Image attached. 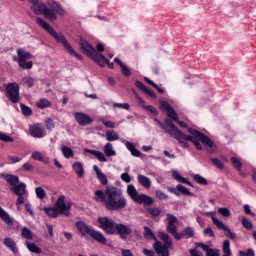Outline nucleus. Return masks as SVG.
<instances>
[{"instance_id": "f257e3e1", "label": "nucleus", "mask_w": 256, "mask_h": 256, "mask_svg": "<svg viewBox=\"0 0 256 256\" xmlns=\"http://www.w3.org/2000/svg\"><path fill=\"white\" fill-rule=\"evenodd\" d=\"M154 121L160 129H163V131H165V133L170 137H174V139H176L184 149H189V143H187V141H191L198 151L203 150L201 143L208 146L209 153H215V151H217L215 143H213L207 135L196 129L188 128V133H190V135H185L181 130H179V128H177V126H175V124H173V121L169 119H166L164 124L157 118H155Z\"/></svg>"}, {"instance_id": "f03ea898", "label": "nucleus", "mask_w": 256, "mask_h": 256, "mask_svg": "<svg viewBox=\"0 0 256 256\" xmlns=\"http://www.w3.org/2000/svg\"><path fill=\"white\" fill-rule=\"evenodd\" d=\"M144 237L146 239H153L155 243L153 244V249L157 253L158 256H169V250L173 249V239L169 234L165 232H158V237L161 241L157 240V236L153 234V230L148 226L144 227Z\"/></svg>"}, {"instance_id": "7ed1b4c3", "label": "nucleus", "mask_w": 256, "mask_h": 256, "mask_svg": "<svg viewBox=\"0 0 256 256\" xmlns=\"http://www.w3.org/2000/svg\"><path fill=\"white\" fill-rule=\"evenodd\" d=\"M106 206L108 211H121L127 207V198L123 195V190L117 186L106 187Z\"/></svg>"}, {"instance_id": "20e7f679", "label": "nucleus", "mask_w": 256, "mask_h": 256, "mask_svg": "<svg viewBox=\"0 0 256 256\" xmlns=\"http://www.w3.org/2000/svg\"><path fill=\"white\" fill-rule=\"evenodd\" d=\"M36 23L44 29V31H47L49 35H51L57 43H61L63 47L70 53V55H73V57H76V59H79V61H83V56H81L79 53L75 52L69 41H67V38L61 33H57L53 27L47 21L43 20L42 18H36Z\"/></svg>"}, {"instance_id": "39448f33", "label": "nucleus", "mask_w": 256, "mask_h": 256, "mask_svg": "<svg viewBox=\"0 0 256 256\" xmlns=\"http://www.w3.org/2000/svg\"><path fill=\"white\" fill-rule=\"evenodd\" d=\"M126 193L130 196L132 201H135V203H140L143 205H153V203L155 202V200H153V198H151L150 196H147L146 194H139L137 192V188H135V185L133 184H129L127 186Z\"/></svg>"}, {"instance_id": "423d86ee", "label": "nucleus", "mask_w": 256, "mask_h": 256, "mask_svg": "<svg viewBox=\"0 0 256 256\" xmlns=\"http://www.w3.org/2000/svg\"><path fill=\"white\" fill-rule=\"evenodd\" d=\"M55 207L58 209V213H60V215L69 217V215H71V207H73V204L71 203V200H67L65 195H61L55 202Z\"/></svg>"}, {"instance_id": "0eeeda50", "label": "nucleus", "mask_w": 256, "mask_h": 256, "mask_svg": "<svg viewBox=\"0 0 256 256\" xmlns=\"http://www.w3.org/2000/svg\"><path fill=\"white\" fill-rule=\"evenodd\" d=\"M18 59H16L19 67L22 69H33V61H27V59H32L33 54L20 48L17 50Z\"/></svg>"}, {"instance_id": "6e6552de", "label": "nucleus", "mask_w": 256, "mask_h": 256, "mask_svg": "<svg viewBox=\"0 0 256 256\" xmlns=\"http://www.w3.org/2000/svg\"><path fill=\"white\" fill-rule=\"evenodd\" d=\"M159 103H160V109H162L163 111H166L167 117L172 119V121H175V123H178L180 127H183V128L187 127V124L185 122L179 121V116L177 115V112H175V110L173 109V107H171L169 103L163 100H160Z\"/></svg>"}, {"instance_id": "1a4fd4ad", "label": "nucleus", "mask_w": 256, "mask_h": 256, "mask_svg": "<svg viewBox=\"0 0 256 256\" xmlns=\"http://www.w3.org/2000/svg\"><path fill=\"white\" fill-rule=\"evenodd\" d=\"M6 97L11 103H19V101H21L19 84H17V82H11L6 85Z\"/></svg>"}, {"instance_id": "9d476101", "label": "nucleus", "mask_w": 256, "mask_h": 256, "mask_svg": "<svg viewBox=\"0 0 256 256\" xmlns=\"http://www.w3.org/2000/svg\"><path fill=\"white\" fill-rule=\"evenodd\" d=\"M98 223L100 224V229H103L107 235H115V228L117 227V222L109 217L98 218Z\"/></svg>"}, {"instance_id": "9b49d317", "label": "nucleus", "mask_w": 256, "mask_h": 256, "mask_svg": "<svg viewBox=\"0 0 256 256\" xmlns=\"http://www.w3.org/2000/svg\"><path fill=\"white\" fill-rule=\"evenodd\" d=\"M115 235H119L120 239L125 241L131 233H133V229L129 225H125L123 223H116Z\"/></svg>"}, {"instance_id": "f8f14e48", "label": "nucleus", "mask_w": 256, "mask_h": 256, "mask_svg": "<svg viewBox=\"0 0 256 256\" xmlns=\"http://www.w3.org/2000/svg\"><path fill=\"white\" fill-rule=\"evenodd\" d=\"M212 223H214L217 229L225 231V235L228 237V239H237V234L232 232L231 229H229V226L225 225V223H223V221H221L219 218L212 216Z\"/></svg>"}, {"instance_id": "ddd939ff", "label": "nucleus", "mask_w": 256, "mask_h": 256, "mask_svg": "<svg viewBox=\"0 0 256 256\" xmlns=\"http://www.w3.org/2000/svg\"><path fill=\"white\" fill-rule=\"evenodd\" d=\"M74 119H76V122L82 127L91 125V123H93V118L83 112L74 113Z\"/></svg>"}, {"instance_id": "4468645a", "label": "nucleus", "mask_w": 256, "mask_h": 256, "mask_svg": "<svg viewBox=\"0 0 256 256\" xmlns=\"http://www.w3.org/2000/svg\"><path fill=\"white\" fill-rule=\"evenodd\" d=\"M167 231L168 233H175L177 231V218L173 214L166 215Z\"/></svg>"}, {"instance_id": "2eb2a0df", "label": "nucleus", "mask_w": 256, "mask_h": 256, "mask_svg": "<svg viewBox=\"0 0 256 256\" xmlns=\"http://www.w3.org/2000/svg\"><path fill=\"white\" fill-rule=\"evenodd\" d=\"M30 135L36 139H43L45 135V128L41 124H36L30 127Z\"/></svg>"}, {"instance_id": "dca6fc26", "label": "nucleus", "mask_w": 256, "mask_h": 256, "mask_svg": "<svg viewBox=\"0 0 256 256\" xmlns=\"http://www.w3.org/2000/svg\"><path fill=\"white\" fill-rule=\"evenodd\" d=\"M80 47L82 51L88 55V57H91L97 52L95 48L89 44V42L83 39L80 40Z\"/></svg>"}, {"instance_id": "f3484780", "label": "nucleus", "mask_w": 256, "mask_h": 256, "mask_svg": "<svg viewBox=\"0 0 256 256\" xmlns=\"http://www.w3.org/2000/svg\"><path fill=\"white\" fill-rule=\"evenodd\" d=\"M10 190L14 195L19 196V195H27L29 193L27 191V185L25 183L21 182L19 184H16L15 186L11 187Z\"/></svg>"}, {"instance_id": "a211bd4d", "label": "nucleus", "mask_w": 256, "mask_h": 256, "mask_svg": "<svg viewBox=\"0 0 256 256\" xmlns=\"http://www.w3.org/2000/svg\"><path fill=\"white\" fill-rule=\"evenodd\" d=\"M90 236L92 237V239H94L97 243H100V245H107V238H105V236L103 235V233L92 229V231L90 232Z\"/></svg>"}, {"instance_id": "6ab92c4d", "label": "nucleus", "mask_w": 256, "mask_h": 256, "mask_svg": "<svg viewBox=\"0 0 256 256\" xmlns=\"http://www.w3.org/2000/svg\"><path fill=\"white\" fill-rule=\"evenodd\" d=\"M94 200L97 201V203H104V206L107 205V189L105 191L103 190H96L94 192Z\"/></svg>"}, {"instance_id": "aec40b11", "label": "nucleus", "mask_w": 256, "mask_h": 256, "mask_svg": "<svg viewBox=\"0 0 256 256\" xmlns=\"http://www.w3.org/2000/svg\"><path fill=\"white\" fill-rule=\"evenodd\" d=\"M76 227L83 237H85V235H91V232L93 231V228L82 221L77 222Z\"/></svg>"}, {"instance_id": "412c9836", "label": "nucleus", "mask_w": 256, "mask_h": 256, "mask_svg": "<svg viewBox=\"0 0 256 256\" xmlns=\"http://www.w3.org/2000/svg\"><path fill=\"white\" fill-rule=\"evenodd\" d=\"M93 170L95 171L96 177L100 181L101 185H107V183H109L107 176L101 171V169H99V166L94 165Z\"/></svg>"}, {"instance_id": "4be33fe9", "label": "nucleus", "mask_w": 256, "mask_h": 256, "mask_svg": "<svg viewBox=\"0 0 256 256\" xmlns=\"http://www.w3.org/2000/svg\"><path fill=\"white\" fill-rule=\"evenodd\" d=\"M43 211L48 217H50V219H57V217L61 215L59 210L57 209V206L45 207L43 208Z\"/></svg>"}, {"instance_id": "5701e85b", "label": "nucleus", "mask_w": 256, "mask_h": 256, "mask_svg": "<svg viewBox=\"0 0 256 256\" xmlns=\"http://www.w3.org/2000/svg\"><path fill=\"white\" fill-rule=\"evenodd\" d=\"M31 159H34V161H41L42 163H45V165H49V157L43 155V153L39 151H34L31 154Z\"/></svg>"}, {"instance_id": "b1692460", "label": "nucleus", "mask_w": 256, "mask_h": 256, "mask_svg": "<svg viewBox=\"0 0 256 256\" xmlns=\"http://www.w3.org/2000/svg\"><path fill=\"white\" fill-rule=\"evenodd\" d=\"M91 57L100 67H105L108 63L107 62L108 59L105 56H103V54H100L99 52H96Z\"/></svg>"}, {"instance_id": "393cba45", "label": "nucleus", "mask_w": 256, "mask_h": 256, "mask_svg": "<svg viewBox=\"0 0 256 256\" xmlns=\"http://www.w3.org/2000/svg\"><path fill=\"white\" fill-rule=\"evenodd\" d=\"M0 219L2 221H4L6 223V225H9L10 227H12L13 225V218H11V216L9 215V213L7 211H5V209H3V207L0 206Z\"/></svg>"}, {"instance_id": "a878e982", "label": "nucleus", "mask_w": 256, "mask_h": 256, "mask_svg": "<svg viewBox=\"0 0 256 256\" xmlns=\"http://www.w3.org/2000/svg\"><path fill=\"white\" fill-rule=\"evenodd\" d=\"M123 142L125 143L126 149H128V151H130V153L133 157H141V155H142L141 151H139L137 148H135V144H133V142H129V141H123Z\"/></svg>"}, {"instance_id": "bb28decb", "label": "nucleus", "mask_w": 256, "mask_h": 256, "mask_svg": "<svg viewBox=\"0 0 256 256\" xmlns=\"http://www.w3.org/2000/svg\"><path fill=\"white\" fill-rule=\"evenodd\" d=\"M85 152L90 153V155H94V157H97L98 161H100L101 163H107V157H105V154H103V152L92 149H85Z\"/></svg>"}, {"instance_id": "cd10ccee", "label": "nucleus", "mask_w": 256, "mask_h": 256, "mask_svg": "<svg viewBox=\"0 0 256 256\" xmlns=\"http://www.w3.org/2000/svg\"><path fill=\"white\" fill-rule=\"evenodd\" d=\"M60 151L65 159H73V157H75V152H73V149L69 146H61Z\"/></svg>"}, {"instance_id": "c85d7f7f", "label": "nucleus", "mask_w": 256, "mask_h": 256, "mask_svg": "<svg viewBox=\"0 0 256 256\" xmlns=\"http://www.w3.org/2000/svg\"><path fill=\"white\" fill-rule=\"evenodd\" d=\"M137 181L142 185V187H145V189H149L151 187V179L143 174H139L137 176Z\"/></svg>"}, {"instance_id": "c756f323", "label": "nucleus", "mask_w": 256, "mask_h": 256, "mask_svg": "<svg viewBox=\"0 0 256 256\" xmlns=\"http://www.w3.org/2000/svg\"><path fill=\"white\" fill-rule=\"evenodd\" d=\"M103 151L106 157H115L117 155V151H115V149L113 148V144H111L110 142L104 145Z\"/></svg>"}, {"instance_id": "7c9ffc66", "label": "nucleus", "mask_w": 256, "mask_h": 256, "mask_svg": "<svg viewBox=\"0 0 256 256\" xmlns=\"http://www.w3.org/2000/svg\"><path fill=\"white\" fill-rule=\"evenodd\" d=\"M4 179L11 185V187H15L19 184V176H15L13 174H5Z\"/></svg>"}, {"instance_id": "2f4dec72", "label": "nucleus", "mask_w": 256, "mask_h": 256, "mask_svg": "<svg viewBox=\"0 0 256 256\" xmlns=\"http://www.w3.org/2000/svg\"><path fill=\"white\" fill-rule=\"evenodd\" d=\"M72 167L78 177L83 178L85 176V171L81 162H75Z\"/></svg>"}, {"instance_id": "473e14b6", "label": "nucleus", "mask_w": 256, "mask_h": 256, "mask_svg": "<svg viewBox=\"0 0 256 256\" xmlns=\"http://www.w3.org/2000/svg\"><path fill=\"white\" fill-rule=\"evenodd\" d=\"M4 245L10 249V251H13V253H17V244L15 243L14 239H11L9 237L4 239Z\"/></svg>"}, {"instance_id": "72a5a7b5", "label": "nucleus", "mask_w": 256, "mask_h": 256, "mask_svg": "<svg viewBox=\"0 0 256 256\" xmlns=\"http://www.w3.org/2000/svg\"><path fill=\"white\" fill-rule=\"evenodd\" d=\"M18 198H17V200H16V207H17V209H18V211H19V207H20V205H25V203H29V200H28V198H29V192L28 193H26V194H24V195H18L17 196Z\"/></svg>"}, {"instance_id": "f704fd0d", "label": "nucleus", "mask_w": 256, "mask_h": 256, "mask_svg": "<svg viewBox=\"0 0 256 256\" xmlns=\"http://www.w3.org/2000/svg\"><path fill=\"white\" fill-rule=\"evenodd\" d=\"M106 140L109 142L119 141V134L114 130L106 131Z\"/></svg>"}, {"instance_id": "c9c22d12", "label": "nucleus", "mask_w": 256, "mask_h": 256, "mask_svg": "<svg viewBox=\"0 0 256 256\" xmlns=\"http://www.w3.org/2000/svg\"><path fill=\"white\" fill-rule=\"evenodd\" d=\"M26 247L31 253H41V248H39L35 243L26 242Z\"/></svg>"}, {"instance_id": "e433bc0d", "label": "nucleus", "mask_w": 256, "mask_h": 256, "mask_svg": "<svg viewBox=\"0 0 256 256\" xmlns=\"http://www.w3.org/2000/svg\"><path fill=\"white\" fill-rule=\"evenodd\" d=\"M22 85H26V87H33L35 85V79L31 76H25L22 79Z\"/></svg>"}, {"instance_id": "4c0bfd02", "label": "nucleus", "mask_w": 256, "mask_h": 256, "mask_svg": "<svg viewBox=\"0 0 256 256\" xmlns=\"http://www.w3.org/2000/svg\"><path fill=\"white\" fill-rule=\"evenodd\" d=\"M222 251L224 255H231V242H229V240H224Z\"/></svg>"}, {"instance_id": "58836bf2", "label": "nucleus", "mask_w": 256, "mask_h": 256, "mask_svg": "<svg viewBox=\"0 0 256 256\" xmlns=\"http://www.w3.org/2000/svg\"><path fill=\"white\" fill-rule=\"evenodd\" d=\"M20 108L24 117H31V115H33V110H31L29 106L21 104Z\"/></svg>"}, {"instance_id": "ea45409f", "label": "nucleus", "mask_w": 256, "mask_h": 256, "mask_svg": "<svg viewBox=\"0 0 256 256\" xmlns=\"http://www.w3.org/2000/svg\"><path fill=\"white\" fill-rule=\"evenodd\" d=\"M21 235L24 239H33V232L27 227H23L21 230Z\"/></svg>"}, {"instance_id": "a19ab883", "label": "nucleus", "mask_w": 256, "mask_h": 256, "mask_svg": "<svg viewBox=\"0 0 256 256\" xmlns=\"http://www.w3.org/2000/svg\"><path fill=\"white\" fill-rule=\"evenodd\" d=\"M35 194L38 199H45V197H47V192H45V189L42 187H36Z\"/></svg>"}, {"instance_id": "79ce46f5", "label": "nucleus", "mask_w": 256, "mask_h": 256, "mask_svg": "<svg viewBox=\"0 0 256 256\" xmlns=\"http://www.w3.org/2000/svg\"><path fill=\"white\" fill-rule=\"evenodd\" d=\"M113 109H124L125 111H129V109H131V106L129 105V103H117L114 102L112 105Z\"/></svg>"}, {"instance_id": "37998d69", "label": "nucleus", "mask_w": 256, "mask_h": 256, "mask_svg": "<svg viewBox=\"0 0 256 256\" xmlns=\"http://www.w3.org/2000/svg\"><path fill=\"white\" fill-rule=\"evenodd\" d=\"M177 191H179V193H182V195H186V197H191V191H189V189H187L185 186L178 184L176 186Z\"/></svg>"}, {"instance_id": "c03bdc74", "label": "nucleus", "mask_w": 256, "mask_h": 256, "mask_svg": "<svg viewBox=\"0 0 256 256\" xmlns=\"http://www.w3.org/2000/svg\"><path fill=\"white\" fill-rule=\"evenodd\" d=\"M182 232L184 233L185 239H191V237L195 235V231L193 230V227H186Z\"/></svg>"}, {"instance_id": "a18cd8bd", "label": "nucleus", "mask_w": 256, "mask_h": 256, "mask_svg": "<svg viewBox=\"0 0 256 256\" xmlns=\"http://www.w3.org/2000/svg\"><path fill=\"white\" fill-rule=\"evenodd\" d=\"M37 107H38V109H47V107H51V102L47 99H41L37 103Z\"/></svg>"}, {"instance_id": "49530a36", "label": "nucleus", "mask_w": 256, "mask_h": 256, "mask_svg": "<svg viewBox=\"0 0 256 256\" xmlns=\"http://www.w3.org/2000/svg\"><path fill=\"white\" fill-rule=\"evenodd\" d=\"M194 181H196V183H198L199 185H207V179H205V177L199 175V174H195L193 176Z\"/></svg>"}, {"instance_id": "de8ad7c7", "label": "nucleus", "mask_w": 256, "mask_h": 256, "mask_svg": "<svg viewBox=\"0 0 256 256\" xmlns=\"http://www.w3.org/2000/svg\"><path fill=\"white\" fill-rule=\"evenodd\" d=\"M172 177H173V179L178 181V183L186 182L185 178L183 176H181V173H179V171L173 170Z\"/></svg>"}, {"instance_id": "09e8293b", "label": "nucleus", "mask_w": 256, "mask_h": 256, "mask_svg": "<svg viewBox=\"0 0 256 256\" xmlns=\"http://www.w3.org/2000/svg\"><path fill=\"white\" fill-rule=\"evenodd\" d=\"M232 165L237 169L238 171H241V167H243V164L241 163V160L237 157H232L231 158Z\"/></svg>"}, {"instance_id": "8fccbe9b", "label": "nucleus", "mask_w": 256, "mask_h": 256, "mask_svg": "<svg viewBox=\"0 0 256 256\" xmlns=\"http://www.w3.org/2000/svg\"><path fill=\"white\" fill-rule=\"evenodd\" d=\"M24 207L25 211L30 215V217H35V210H33V205H31L29 202H26Z\"/></svg>"}, {"instance_id": "3c124183", "label": "nucleus", "mask_w": 256, "mask_h": 256, "mask_svg": "<svg viewBox=\"0 0 256 256\" xmlns=\"http://www.w3.org/2000/svg\"><path fill=\"white\" fill-rule=\"evenodd\" d=\"M101 123L107 128V129H115V122L105 120V118H101Z\"/></svg>"}, {"instance_id": "603ef678", "label": "nucleus", "mask_w": 256, "mask_h": 256, "mask_svg": "<svg viewBox=\"0 0 256 256\" xmlns=\"http://www.w3.org/2000/svg\"><path fill=\"white\" fill-rule=\"evenodd\" d=\"M0 141H4V143H13L14 139L5 133H0Z\"/></svg>"}, {"instance_id": "864d4df0", "label": "nucleus", "mask_w": 256, "mask_h": 256, "mask_svg": "<svg viewBox=\"0 0 256 256\" xmlns=\"http://www.w3.org/2000/svg\"><path fill=\"white\" fill-rule=\"evenodd\" d=\"M148 213L151 215V217H159V215H161V209L160 208H148Z\"/></svg>"}, {"instance_id": "5fc2aeb1", "label": "nucleus", "mask_w": 256, "mask_h": 256, "mask_svg": "<svg viewBox=\"0 0 256 256\" xmlns=\"http://www.w3.org/2000/svg\"><path fill=\"white\" fill-rule=\"evenodd\" d=\"M155 195H156L157 199H160L161 201H165V200L169 199V196H167V194H165L161 190H156Z\"/></svg>"}, {"instance_id": "6e6d98bb", "label": "nucleus", "mask_w": 256, "mask_h": 256, "mask_svg": "<svg viewBox=\"0 0 256 256\" xmlns=\"http://www.w3.org/2000/svg\"><path fill=\"white\" fill-rule=\"evenodd\" d=\"M218 213L223 217H229L231 215V211L228 208L221 207L218 209Z\"/></svg>"}, {"instance_id": "4d7b16f0", "label": "nucleus", "mask_w": 256, "mask_h": 256, "mask_svg": "<svg viewBox=\"0 0 256 256\" xmlns=\"http://www.w3.org/2000/svg\"><path fill=\"white\" fill-rule=\"evenodd\" d=\"M242 225L245 229H253V223L245 217L242 218Z\"/></svg>"}, {"instance_id": "13d9d810", "label": "nucleus", "mask_w": 256, "mask_h": 256, "mask_svg": "<svg viewBox=\"0 0 256 256\" xmlns=\"http://www.w3.org/2000/svg\"><path fill=\"white\" fill-rule=\"evenodd\" d=\"M211 162L213 163V165H215V167H217L218 169H223V162L221 160H219L218 158H212Z\"/></svg>"}, {"instance_id": "bf43d9fd", "label": "nucleus", "mask_w": 256, "mask_h": 256, "mask_svg": "<svg viewBox=\"0 0 256 256\" xmlns=\"http://www.w3.org/2000/svg\"><path fill=\"white\" fill-rule=\"evenodd\" d=\"M134 95H135V98L137 99L139 105H140L143 109H145V107L147 106V105L145 104V100H144L143 98H141V96H139V94H137V92H134Z\"/></svg>"}, {"instance_id": "052dcab7", "label": "nucleus", "mask_w": 256, "mask_h": 256, "mask_svg": "<svg viewBox=\"0 0 256 256\" xmlns=\"http://www.w3.org/2000/svg\"><path fill=\"white\" fill-rule=\"evenodd\" d=\"M120 179H122L124 183H131V176L127 172L122 173Z\"/></svg>"}, {"instance_id": "680f3d73", "label": "nucleus", "mask_w": 256, "mask_h": 256, "mask_svg": "<svg viewBox=\"0 0 256 256\" xmlns=\"http://www.w3.org/2000/svg\"><path fill=\"white\" fill-rule=\"evenodd\" d=\"M121 70L124 77H129L131 75V70L129 69V67H127V65H122Z\"/></svg>"}, {"instance_id": "e2e57ef3", "label": "nucleus", "mask_w": 256, "mask_h": 256, "mask_svg": "<svg viewBox=\"0 0 256 256\" xmlns=\"http://www.w3.org/2000/svg\"><path fill=\"white\" fill-rule=\"evenodd\" d=\"M240 256H255V251L253 249H248L247 251H239Z\"/></svg>"}, {"instance_id": "0e129e2a", "label": "nucleus", "mask_w": 256, "mask_h": 256, "mask_svg": "<svg viewBox=\"0 0 256 256\" xmlns=\"http://www.w3.org/2000/svg\"><path fill=\"white\" fill-rule=\"evenodd\" d=\"M9 163L15 164V163H21L22 159L21 157L17 156H8Z\"/></svg>"}, {"instance_id": "69168bd1", "label": "nucleus", "mask_w": 256, "mask_h": 256, "mask_svg": "<svg viewBox=\"0 0 256 256\" xmlns=\"http://www.w3.org/2000/svg\"><path fill=\"white\" fill-rule=\"evenodd\" d=\"M143 93H145L146 95H148V97H151L152 99H155L157 97L153 90L149 89L148 87L144 89Z\"/></svg>"}, {"instance_id": "338daca9", "label": "nucleus", "mask_w": 256, "mask_h": 256, "mask_svg": "<svg viewBox=\"0 0 256 256\" xmlns=\"http://www.w3.org/2000/svg\"><path fill=\"white\" fill-rule=\"evenodd\" d=\"M22 169L24 171H33V164L29 163V162H25L22 166Z\"/></svg>"}, {"instance_id": "774afa93", "label": "nucleus", "mask_w": 256, "mask_h": 256, "mask_svg": "<svg viewBox=\"0 0 256 256\" xmlns=\"http://www.w3.org/2000/svg\"><path fill=\"white\" fill-rule=\"evenodd\" d=\"M206 256H219V250L210 249V250L207 251Z\"/></svg>"}]
</instances>
